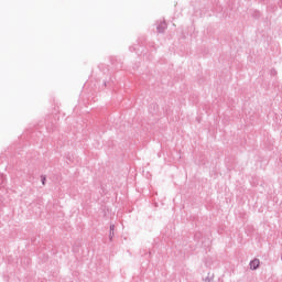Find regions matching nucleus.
<instances>
[{
    "label": "nucleus",
    "mask_w": 282,
    "mask_h": 282,
    "mask_svg": "<svg viewBox=\"0 0 282 282\" xmlns=\"http://www.w3.org/2000/svg\"><path fill=\"white\" fill-rule=\"evenodd\" d=\"M113 236H115L113 231H110V234H109V239H110V241L113 240Z\"/></svg>",
    "instance_id": "7ed1b4c3"
},
{
    "label": "nucleus",
    "mask_w": 282,
    "mask_h": 282,
    "mask_svg": "<svg viewBox=\"0 0 282 282\" xmlns=\"http://www.w3.org/2000/svg\"><path fill=\"white\" fill-rule=\"evenodd\" d=\"M41 177H42V184H43V186H45L46 178H45V176H41Z\"/></svg>",
    "instance_id": "423d86ee"
},
{
    "label": "nucleus",
    "mask_w": 282,
    "mask_h": 282,
    "mask_svg": "<svg viewBox=\"0 0 282 282\" xmlns=\"http://www.w3.org/2000/svg\"><path fill=\"white\" fill-rule=\"evenodd\" d=\"M205 282H213V278L210 276L205 278Z\"/></svg>",
    "instance_id": "39448f33"
},
{
    "label": "nucleus",
    "mask_w": 282,
    "mask_h": 282,
    "mask_svg": "<svg viewBox=\"0 0 282 282\" xmlns=\"http://www.w3.org/2000/svg\"><path fill=\"white\" fill-rule=\"evenodd\" d=\"M260 261L259 259H253L250 261L249 265H250V270H257L260 265Z\"/></svg>",
    "instance_id": "f03ea898"
},
{
    "label": "nucleus",
    "mask_w": 282,
    "mask_h": 282,
    "mask_svg": "<svg viewBox=\"0 0 282 282\" xmlns=\"http://www.w3.org/2000/svg\"><path fill=\"white\" fill-rule=\"evenodd\" d=\"M116 230V225H110V232H113Z\"/></svg>",
    "instance_id": "20e7f679"
},
{
    "label": "nucleus",
    "mask_w": 282,
    "mask_h": 282,
    "mask_svg": "<svg viewBox=\"0 0 282 282\" xmlns=\"http://www.w3.org/2000/svg\"><path fill=\"white\" fill-rule=\"evenodd\" d=\"M166 22L163 21L161 22L158 26H156V31L159 32V34H164V31L166 30Z\"/></svg>",
    "instance_id": "f257e3e1"
}]
</instances>
